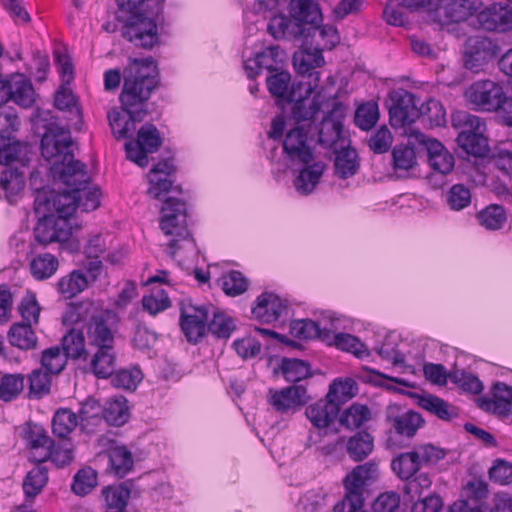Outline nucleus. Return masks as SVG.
Instances as JSON below:
<instances>
[{
    "label": "nucleus",
    "instance_id": "23",
    "mask_svg": "<svg viewBox=\"0 0 512 512\" xmlns=\"http://www.w3.org/2000/svg\"><path fill=\"white\" fill-rule=\"evenodd\" d=\"M481 27L488 31L505 32L512 29V7L493 3L478 14Z\"/></svg>",
    "mask_w": 512,
    "mask_h": 512
},
{
    "label": "nucleus",
    "instance_id": "24",
    "mask_svg": "<svg viewBox=\"0 0 512 512\" xmlns=\"http://www.w3.org/2000/svg\"><path fill=\"white\" fill-rule=\"evenodd\" d=\"M311 94L305 93L303 88H299L295 83L292 84L287 102L293 103L292 116L296 123L312 120L320 111V104L315 99L310 100Z\"/></svg>",
    "mask_w": 512,
    "mask_h": 512
},
{
    "label": "nucleus",
    "instance_id": "37",
    "mask_svg": "<svg viewBox=\"0 0 512 512\" xmlns=\"http://www.w3.org/2000/svg\"><path fill=\"white\" fill-rule=\"evenodd\" d=\"M110 468L118 477H124L133 468L132 452L125 445L114 444L108 450Z\"/></svg>",
    "mask_w": 512,
    "mask_h": 512
},
{
    "label": "nucleus",
    "instance_id": "35",
    "mask_svg": "<svg viewBox=\"0 0 512 512\" xmlns=\"http://www.w3.org/2000/svg\"><path fill=\"white\" fill-rule=\"evenodd\" d=\"M305 165L306 166L300 170L299 175L294 180V187L299 193L308 195L319 183L325 169V164L322 162H314Z\"/></svg>",
    "mask_w": 512,
    "mask_h": 512
},
{
    "label": "nucleus",
    "instance_id": "7",
    "mask_svg": "<svg viewBox=\"0 0 512 512\" xmlns=\"http://www.w3.org/2000/svg\"><path fill=\"white\" fill-rule=\"evenodd\" d=\"M162 142L156 126L146 123L138 130L136 139L132 137L125 143L126 157L138 166L145 168L149 163L148 154L156 152Z\"/></svg>",
    "mask_w": 512,
    "mask_h": 512
},
{
    "label": "nucleus",
    "instance_id": "20",
    "mask_svg": "<svg viewBox=\"0 0 512 512\" xmlns=\"http://www.w3.org/2000/svg\"><path fill=\"white\" fill-rule=\"evenodd\" d=\"M176 167L173 159H164L149 171V188L147 193L154 199H161L173 187Z\"/></svg>",
    "mask_w": 512,
    "mask_h": 512
},
{
    "label": "nucleus",
    "instance_id": "40",
    "mask_svg": "<svg viewBox=\"0 0 512 512\" xmlns=\"http://www.w3.org/2000/svg\"><path fill=\"white\" fill-rule=\"evenodd\" d=\"M62 350L67 358L78 360L83 359L84 361L88 358V351L85 346V337L81 330L71 329L66 335L63 336Z\"/></svg>",
    "mask_w": 512,
    "mask_h": 512
},
{
    "label": "nucleus",
    "instance_id": "38",
    "mask_svg": "<svg viewBox=\"0 0 512 512\" xmlns=\"http://www.w3.org/2000/svg\"><path fill=\"white\" fill-rule=\"evenodd\" d=\"M9 343L21 350L36 348L37 336L29 323H14L8 332Z\"/></svg>",
    "mask_w": 512,
    "mask_h": 512
},
{
    "label": "nucleus",
    "instance_id": "63",
    "mask_svg": "<svg viewBox=\"0 0 512 512\" xmlns=\"http://www.w3.org/2000/svg\"><path fill=\"white\" fill-rule=\"evenodd\" d=\"M51 376L49 372L35 369L29 375V393L34 397H41L50 392Z\"/></svg>",
    "mask_w": 512,
    "mask_h": 512
},
{
    "label": "nucleus",
    "instance_id": "47",
    "mask_svg": "<svg viewBox=\"0 0 512 512\" xmlns=\"http://www.w3.org/2000/svg\"><path fill=\"white\" fill-rule=\"evenodd\" d=\"M419 118L429 122L431 127H441L446 124V110L443 104L436 99H428L418 107Z\"/></svg>",
    "mask_w": 512,
    "mask_h": 512
},
{
    "label": "nucleus",
    "instance_id": "4",
    "mask_svg": "<svg viewBox=\"0 0 512 512\" xmlns=\"http://www.w3.org/2000/svg\"><path fill=\"white\" fill-rule=\"evenodd\" d=\"M358 392V385L352 378H337L329 386L324 399H320L306 409L305 416H370L367 405L353 403L339 415L342 405Z\"/></svg>",
    "mask_w": 512,
    "mask_h": 512
},
{
    "label": "nucleus",
    "instance_id": "15",
    "mask_svg": "<svg viewBox=\"0 0 512 512\" xmlns=\"http://www.w3.org/2000/svg\"><path fill=\"white\" fill-rule=\"evenodd\" d=\"M19 435L25 441L29 448L30 459L34 462L42 463L48 460L50 447L54 441L48 436L46 430L32 421H27L19 429Z\"/></svg>",
    "mask_w": 512,
    "mask_h": 512
},
{
    "label": "nucleus",
    "instance_id": "46",
    "mask_svg": "<svg viewBox=\"0 0 512 512\" xmlns=\"http://www.w3.org/2000/svg\"><path fill=\"white\" fill-rule=\"evenodd\" d=\"M291 334L299 339H316L326 340L328 334L322 329L318 322L310 319L294 320L290 324Z\"/></svg>",
    "mask_w": 512,
    "mask_h": 512
},
{
    "label": "nucleus",
    "instance_id": "32",
    "mask_svg": "<svg viewBox=\"0 0 512 512\" xmlns=\"http://www.w3.org/2000/svg\"><path fill=\"white\" fill-rule=\"evenodd\" d=\"M378 475V467L373 462H367L354 468L345 478L344 486L346 491L361 493L363 487L369 481L374 480Z\"/></svg>",
    "mask_w": 512,
    "mask_h": 512
},
{
    "label": "nucleus",
    "instance_id": "33",
    "mask_svg": "<svg viewBox=\"0 0 512 512\" xmlns=\"http://www.w3.org/2000/svg\"><path fill=\"white\" fill-rule=\"evenodd\" d=\"M88 286V279L82 270L75 269L61 277L56 283L57 292L66 300L75 298Z\"/></svg>",
    "mask_w": 512,
    "mask_h": 512
},
{
    "label": "nucleus",
    "instance_id": "19",
    "mask_svg": "<svg viewBox=\"0 0 512 512\" xmlns=\"http://www.w3.org/2000/svg\"><path fill=\"white\" fill-rule=\"evenodd\" d=\"M116 318L112 310H105L93 315L87 328L89 345L95 348L112 347L115 344L110 322Z\"/></svg>",
    "mask_w": 512,
    "mask_h": 512
},
{
    "label": "nucleus",
    "instance_id": "25",
    "mask_svg": "<svg viewBox=\"0 0 512 512\" xmlns=\"http://www.w3.org/2000/svg\"><path fill=\"white\" fill-rule=\"evenodd\" d=\"M287 307L274 293L264 292L256 299V305L252 308V314L263 323L277 321L286 311Z\"/></svg>",
    "mask_w": 512,
    "mask_h": 512
},
{
    "label": "nucleus",
    "instance_id": "41",
    "mask_svg": "<svg viewBox=\"0 0 512 512\" xmlns=\"http://www.w3.org/2000/svg\"><path fill=\"white\" fill-rule=\"evenodd\" d=\"M335 173L341 179H347L354 176L359 169V157L354 148H343L337 152L335 158Z\"/></svg>",
    "mask_w": 512,
    "mask_h": 512
},
{
    "label": "nucleus",
    "instance_id": "57",
    "mask_svg": "<svg viewBox=\"0 0 512 512\" xmlns=\"http://www.w3.org/2000/svg\"><path fill=\"white\" fill-rule=\"evenodd\" d=\"M111 377L113 386L128 391H134L142 381L143 374L138 367H133L131 369H121L114 372Z\"/></svg>",
    "mask_w": 512,
    "mask_h": 512
},
{
    "label": "nucleus",
    "instance_id": "58",
    "mask_svg": "<svg viewBox=\"0 0 512 512\" xmlns=\"http://www.w3.org/2000/svg\"><path fill=\"white\" fill-rule=\"evenodd\" d=\"M420 464L416 458L415 452H409L401 454L399 457L392 461L393 471L401 478L408 480L411 478L419 469Z\"/></svg>",
    "mask_w": 512,
    "mask_h": 512
},
{
    "label": "nucleus",
    "instance_id": "36",
    "mask_svg": "<svg viewBox=\"0 0 512 512\" xmlns=\"http://www.w3.org/2000/svg\"><path fill=\"white\" fill-rule=\"evenodd\" d=\"M27 150V145L0 134V164L9 166L19 162L24 165L28 161Z\"/></svg>",
    "mask_w": 512,
    "mask_h": 512
},
{
    "label": "nucleus",
    "instance_id": "9",
    "mask_svg": "<svg viewBox=\"0 0 512 512\" xmlns=\"http://www.w3.org/2000/svg\"><path fill=\"white\" fill-rule=\"evenodd\" d=\"M497 41L485 36H471L465 43L464 65L473 73H478L500 53Z\"/></svg>",
    "mask_w": 512,
    "mask_h": 512
},
{
    "label": "nucleus",
    "instance_id": "64",
    "mask_svg": "<svg viewBox=\"0 0 512 512\" xmlns=\"http://www.w3.org/2000/svg\"><path fill=\"white\" fill-rule=\"evenodd\" d=\"M143 308L151 315H156L170 307L171 302L163 289L152 290L151 294L142 299Z\"/></svg>",
    "mask_w": 512,
    "mask_h": 512
},
{
    "label": "nucleus",
    "instance_id": "54",
    "mask_svg": "<svg viewBox=\"0 0 512 512\" xmlns=\"http://www.w3.org/2000/svg\"><path fill=\"white\" fill-rule=\"evenodd\" d=\"M24 376L22 374H5L0 380V399L10 402L18 397L24 389Z\"/></svg>",
    "mask_w": 512,
    "mask_h": 512
},
{
    "label": "nucleus",
    "instance_id": "56",
    "mask_svg": "<svg viewBox=\"0 0 512 512\" xmlns=\"http://www.w3.org/2000/svg\"><path fill=\"white\" fill-rule=\"evenodd\" d=\"M289 6L292 11L302 16V19L312 24H317L322 20L318 0H291Z\"/></svg>",
    "mask_w": 512,
    "mask_h": 512
},
{
    "label": "nucleus",
    "instance_id": "61",
    "mask_svg": "<svg viewBox=\"0 0 512 512\" xmlns=\"http://www.w3.org/2000/svg\"><path fill=\"white\" fill-rule=\"evenodd\" d=\"M18 311L22 317L21 323L37 325L39 323L41 307L34 293L28 292L18 306Z\"/></svg>",
    "mask_w": 512,
    "mask_h": 512
},
{
    "label": "nucleus",
    "instance_id": "13",
    "mask_svg": "<svg viewBox=\"0 0 512 512\" xmlns=\"http://www.w3.org/2000/svg\"><path fill=\"white\" fill-rule=\"evenodd\" d=\"M290 17L284 14L274 15L268 22L267 31L274 39H297L300 37L308 38L311 35L312 24L302 16L292 11L289 6Z\"/></svg>",
    "mask_w": 512,
    "mask_h": 512
},
{
    "label": "nucleus",
    "instance_id": "6",
    "mask_svg": "<svg viewBox=\"0 0 512 512\" xmlns=\"http://www.w3.org/2000/svg\"><path fill=\"white\" fill-rule=\"evenodd\" d=\"M77 209V197L73 192V186H66L63 192L51 189H40L34 200L36 214L50 212L56 217H64L72 223V215Z\"/></svg>",
    "mask_w": 512,
    "mask_h": 512
},
{
    "label": "nucleus",
    "instance_id": "45",
    "mask_svg": "<svg viewBox=\"0 0 512 512\" xmlns=\"http://www.w3.org/2000/svg\"><path fill=\"white\" fill-rule=\"evenodd\" d=\"M477 218L486 229L499 230L505 225L507 214L502 205L490 204L477 214Z\"/></svg>",
    "mask_w": 512,
    "mask_h": 512
},
{
    "label": "nucleus",
    "instance_id": "43",
    "mask_svg": "<svg viewBox=\"0 0 512 512\" xmlns=\"http://www.w3.org/2000/svg\"><path fill=\"white\" fill-rule=\"evenodd\" d=\"M212 319L208 322V332L216 338L228 339L236 328L235 321L226 313L211 308Z\"/></svg>",
    "mask_w": 512,
    "mask_h": 512
},
{
    "label": "nucleus",
    "instance_id": "29",
    "mask_svg": "<svg viewBox=\"0 0 512 512\" xmlns=\"http://www.w3.org/2000/svg\"><path fill=\"white\" fill-rule=\"evenodd\" d=\"M65 186H73V192L77 197V208L82 211L90 212L96 210L100 206V189L97 187H90V177L87 174L85 182L75 181L72 183H63Z\"/></svg>",
    "mask_w": 512,
    "mask_h": 512
},
{
    "label": "nucleus",
    "instance_id": "52",
    "mask_svg": "<svg viewBox=\"0 0 512 512\" xmlns=\"http://www.w3.org/2000/svg\"><path fill=\"white\" fill-rule=\"evenodd\" d=\"M67 356L59 346L50 347L42 352V368L52 375L59 374L67 364Z\"/></svg>",
    "mask_w": 512,
    "mask_h": 512
},
{
    "label": "nucleus",
    "instance_id": "51",
    "mask_svg": "<svg viewBox=\"0 0 512 512\" xmlns=\"http://www.w3.org/2000/svg\"><path fill=\"white\" fill-rule=\"evenodd\" d=\"M452 125L460 132L458 135H469L476 131H485V122L478 116L466 111H457L452 115Z\"/></svg>",
    "mask_w": 512,
    "mask_h": 512
},
{
    "label": "nucleus",
    "instance_id": "5",
    "mask_svg": "<svg viewBox=\"0 0 512 512\" xmlns=\"http://www.w3.org/2000/svg\"><path fill=\"white\" fill-rule=\"evenodd\" d=\"M187 219L188 211L186 202L174 197H167L164 200L161 207L159 226L166 236L171 237L168 243L171 257H174L176 252L180 249V242H194L188 229Z\"/></svg>",
    "mask_w": 512,
    "mask_h": 512
},
{
    "label": "nucleus",
    "instance_id": "34",
    "mask_svg": "<svg viewBox=\"0 0 512 512\" xmlns=\"http://www.w3.org/2000/svg\"><path fill=\"white\" fill-rule=\"evenodd\" d=\"M320 436L337 433L341 427L359 428L368 418H309Z\"/></svg>",
    "mask_w": 512,
    "mask_h": 512
},
{
    "label": "nucleus",
    "instance_id": "39",
    "mask_svg": "<svg viewBox=\"0 0 512 512\" xmlns=\"http://www.w3.org/2000/svg\"><path fill=\"white\" fill-rule=\"evenodd\" d=\"M287 382L297 383L312 375L310 364L296 358H283L278 369Z\"/></svg>",
    "mask_w": 512,
    "mask_h": 512
},
{
    "label": "nucleus",
    "instance_id": "59",
    "mask_svg": "<svg viewBox=\"0 0 512 512\" xmlns=\"http://www.w3.org/2000/svg\"><path fill=\"white\" fill-rule=\"evenodd\" d=\"M379 119L378 104L374 101L360 105L355 112V124L362 130H370Z\"/></svg>",
    "mask_w": 512,
    "mask_h": 512
},
{
    "label": "nucleus",
    "instance_id": "22",
    "mask_svg": "<svg viewBox=\"0 0 512 512\" xmlns=\"http://www.w3.org/2000/svg\"><path fill=\"white\" fill-rule=\"evenodd\" d=\"M308 132L304 126H296L288 131L283 142V150L292 161L298 160L303 164L310 163L313 152L308 145Z\"/></svg>",
    "mask_w": 512,
    "mask_h": 512
},
{
    "label": "nucleus",
    "instance_id": "44",
    "mask_svg": "<svg viewBox=\"0 0 512 512\" xmlns=\"http://www.w3.org/2000/svg\"><path fill=\"white\" fill-rule=\"evenodd\" d=\"M456 141L467 154L475 157L485 156L488 151V140L484 136V131L458 135Z\"/></svg>",
    "mask_w": 512,
    "mask_h": 512
},
{
    "label": "nucleus",
    "instance_id": "30",
    "mask_svg": "<svg viewBox=\"0 0 512 512\" xmlns=\"http://www.w3.org/2000/svg\"><path fill=\"white\" fill-rule=\"evenodd\" d=\"M11 98L17 105L29 108L35 101V91L30 79L16 73L9 76Z\"/></svg>",
    "mask_w": 512,
    "mask_h": 512
},
{
    "label": "nucleus",
    "instance_id": "18",
    "mask_svg": "<svg viewBox=\"0 0 512 512\" xmlns=\"http://www.w3.org/2000/svg\"><path fill=\"white\" fill-rule=\"evenodd\" d=\"M270 404L279 413H295L307 405L309 396L303 385H292L281 390L270 391Z\"/></svg>",
    "mask_w": 512,
    "mask_h": 512
},
{
    "label": "nucleus",
    "instance_id": "28",
    "mask_svg": "<svg viewBox=\"0 0 512 512\" xmlns=\"http://www.w3.org/2000/svg\"><path fill=\"white\" fill-rule=\"evenodd\" d=\"M426 146L431 168L443 175L450 173L455 163L453 155L438 140L429 139Z\"/></svg>",
    "mask_w": 512,
    "mask_h": 512
},
{
    "label": "nucleus",
    "instance_id": "49",
    "mask_svg": "<svg viewBox=\"0 0 512 512\" xmlns=\"http://www.w3.org/2000/svg\"><path fill=\"white\" fill-rule=\"evenodd\" d=\"M373 438L369 433L358 432L347 443V451L355 461L366 458L373 450Z\"/></svg>",
    "mask_w": 512,
    "mask_h": 512
},
{
    "label": "nucleus",
    "instance_id": "11",
    "mask_svg": "<svg viewBox=\"0 0 512 512\" xmlns=\"http://www.w3.org/2000/svg\"><path fill=\"white\" fill-rule=\"evenodd\" d=\"M213 305H182L180 327L190 343H198L208 331V319Z\"/></svg>",
    "mask_w": 512,
    "mask_h": 512
},
{
    "label": "nucleus",
    "instance_id": "2",
    "mask_svg": "<svg viewBox=\"0 0 512 512\" xmlns=\"http://www.w3.org/2000/svg\"><path fill=\"white\" fill-rule=\"evenodd\" d=\"M41 155L50 164L53 179L62 183L87 180L86 165L75 160L72 151V138L68 129L51 123L41 139Z\"/></svg>",
    "mask_w": 512,
    "mask_h": 512
},
{
    "label": "nucleus",
    "instance_id": "17",
    "mask_svg": "<svg viewBox=\"0 0 512 512\" xmlns=\"http://www.w3.org/2000/svg\"><path fill=\"white\" fill-rule=\"evenodd\" d=\"M284 53L279 46H269L254 57L244 60L243 66L249 79H255L263 71L270 74L282 69Z\"/></svg>",
    "mask_w": 512,
    "mask_h": 512
},
{
    "label": "nucleus",
    "instance_id": "42",
    "mask_svg": "<svg viewBox=\"0 0 512 512\" xmlns=\"http://www.w3.org/2000/svg\"><path fill=\"white\" fill-rule=\"evenodd\" d=\"M58 268V259L50 253L39 254L30 262L31 274L39 281L52 277Z\"/></svg>",
    "mask_w": 512,
    "mask_h": 512
},
{
    "label": "nucleus",
    "instance_id": "26",
    "mask_svg": "<svg viewBox=\"0 0 512 512\" xmlns=\"http://www.w3.org/2000/svg\"><path fill=\"white\" fill-rule=\"evenodd\" d=\"M388 420L391 421L387 439L389 447H401L402 439L413 437L424 424L423 418H388Z\"/></svg>",
    "mask_w": 512,
    "mask_h": 512
},
{
    "label": "nucleus",
    "instance_id": "14",
    "mask_svg": "<svg viewBox=\"0 0 512 512\" xmlns=\"http://www.w3.org/2000/svg\"><path fill=\"white\" fill-rule=\"evenodd\" d=\"M470 103L479 110L497 111L505 100L503 87L491 80L477 81L466 91Z\"/></svg>",
    "mask_w": 512,
    "mask_h": 512
},
{
    "label": "nucleus",
    "instance_id": "60",
    "mask_svg": "<svg viewBox=\"0 0 512 512\" xmlns=\"http://www.w3.org/2000/svg\"><path fill=\"white\" fill-rule=\"evenodd\" d=\"M97 485V472L91 467L80 469L74 476L72 490L77 495L89 494Z\"/></svg>",
    "mask_w": 512,
    "mask_h": 512
},
{
    "label": "nucleus",
    "instance_id": "1",
    "mask_svg": "<svg viewBox=\"0 0 512 512\" xmlns=\"http://www.w3.org/2000/svg\"><path fill=\"white\" fill-rule=\"evenodd\" d=\"M159 71L151 56L130 59L123 71V87L119 96L122 111L114 108L107 114L109 126L117 140H130L136 123L149 113L148 100L159 86Z\"/></svg>",
    "mask_w": 512,
    "mask_h": 512
},
{
    "label": "nucleus",
    "instance_id": "16",
    "mask_svg": "<svg viewBox=\"0 0 512 512\" xmlns=\"http://www.w3.org/2000/svg\"><path fill=\"white\" fill-rule=\"evenodd\" d=\"M476 403L486 413L509 416L512 413V387L501 381L494 382L489 395L478 397Z\"/></svg>",
    "mask_w": 512,
    "mask_h": 512
},
{
    "label": "nucleus",
    "instance_id": "62",
    "mask_svg": "<svg viewBox=\"0 0 512 512\" xmlns=\"http://www.w3.org/2000/svg\"><path fill=\"white\" fill-rule=\"evenodd\" d=\"M472 196L468 187L454 184L447 192L446 202L451 210L460 211L471 204Z\"/></svg>",
    "mask_w": 512,
    "mask_h": 512
},
{
    "label": "nucleus",
    "instance_id": "10",
    "mask_svg": "<svg viewBox=\"0 0 512 512\" xmlns=\"http://www.w3.org/2000/svg\"><path fill=\"white\" fill-rule=\"evenodd\" d=\"M325 63L321 49L313 51L302 49L293 55V66L298 75L302 77L295 85L305 90L306 95L311 94L319 85L320 73L317 68Z\"/></svg>",
    "mask_w": 512,
    "mask_h": 512
},
{
    "label": "nucleus",
    "instance_id": "53",
    "mask_svg": "<svg viewBox=\"0 0 512 512\" xmlns=\"http://www.w3.org/2000/svg\"><path fill=\"white\" fill-rule=\"evenodd\" d=\"M48 480L47 469L36 466L31 469L23 482V490L28 498H34L41 492Z\"/></svg>",
    "mask_w": 512,
    "mask_h": 512
},
{
    "label": "nucleus",
    "instance_id": "8",
    "mask_svg": "<svg viewBox=\"0 0 512 512\" xmlns=\"http://www.w3.org/2000/svg\"><path fill=\"white\" fill-rule=\"evenodd\" d=\"M39 221L34 228L35 240L46 246L53 242L64 243L68 241L79 226H74L69 219L56 217L50 212H41Z\"/></svg>",
    "mask_w": 512,
    "mask_h": 512
},
{
    "label": "nucleus",
    "instance_id": "31",
    "mask_svg": "<svg viewBox=\"0 0 512 512\" xmlns=\"http://www.w3.org/2000/svg\"><path fill=\"white\" fill-rule=\"evenodd\" d=\"M96 349L90 361L91 370L97 378H109L114 374L116 369L117 355L115 347Z\"/></svg>",
    "mask_w": 512,
    "mask_h": 512
},
{
    "label": "nucleus",
    "instance_id": "12",
    "mask_svg": "<svg viewBox=\"0 0 512 512\" xmlns=\"http://www.w3.org/2000/svg\"><path fill=\"white\" fill-rule=\"evenodd\" d=\"M390 101L389 116L393 127H404L419 118L420 100L413 93L403 89L393 91L390 93Z\"/></svg>",
    "mask_w": 512,
    "mask_h": 512
},
{
    "label": "nucleus",
    "instance_id": "55",
    "mask_svg": "<svg viewBox=\"0 0 512 512\" xmlns=\"http://www.w3.org/2000/svg\"><path fill=\"white\" fill-rule=\"evenodd\" d=\"M333 344L338 349L352 353L358 358H364L369 355L366 345L356 336L348 333L335 334L333 337Z\"/></svg>",
    "mask_w": 512,
    "mask_h": 512
},
{
    "label": "nucleus",
    "instance_id": "21",
    "mask_svg": "<svg viewBox=\"0 0 512 512\" xmlns=\"http://www.w3.org/2000/svg\"><path fill=\"white\" fill-rule=\"evenodd\" d=\"M343 106L339 102L323 117L319 125L318 143L326 148H334L343 132Z\"/></svg>",
    "mask_w": 512,
    "mask_h": 512
},
{
    "label": "nucleus",
    "instance_id": "48",
    "mask_svg": "<svg viewBox=\"0 0 512 512\" xmlns=\"http://www.w3.org/2000/svg\"><path fill=\"white\" fill-rule=\"evenodd\" d=\"M269 93L277 98L288 100L291 91V75L282 69L270 74L266 79Z\"/></svg>",
    "mask_w": 512,
    "mask_h": 512
},
{
    "label": "nucleus",
    "instance_id": "50",
    "mask_svg": "<svg viewBox=\"0 0 512 512\" xmlns=\"http://www.w3.org/2000/svg\"><path fill=\"white\" fill-rule=\"evenodd\" d=\"M223 292L231 297L239 296L247 291L248 279L237 270H231L219 279Z\"/></svg>",
    "mask_w": 512,
    "mask_h": 512
},
{
    "label": "nucleus",
    "instance_id": "3",
    "mask_svg": "<svg viewBox=\"0 0 512 512\" xmlns=\"http://www.w3.org/2000/svg\"><path fill=\"white\" fill-rule=\"evenodd\" d=\"M119 10L128 14L123 27V36L136 47L150 50L159 43L156 21L162 11L157 4L156 11L143 10L144 0H116Z\"/></svg>",
    "mask_w": 512,
    "mask_h": 512
},
{
    "label": "nucleus",
    "instance_id": "27",
    "mask_svg": "<svg viewBox=\"0 0 512 512\" xmlns=\"http://www.w3.org/2000/svg\"><path fill=\"white\" fill-rule=\"evenodd\" d=\"M25 187V174L16 168H6L0 175V199L4 198L10 204L17 201Z\"/></svg>",
    "mask_w": 512,
    "mask_h": 512
}]
</instances>
